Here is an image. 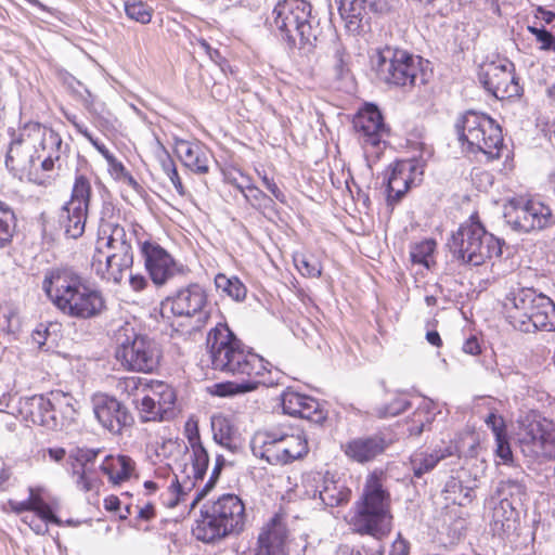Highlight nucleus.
Masks as SVG:
<instances>
[{
    "mask_svg": "<svg viewBox=\"0 0 555 555\" xmlns=\"http://www.w3.org/2000/svg\"><path fill=\"white\" fill-rule=\"evenodd\" d=\"M62 144L59 132L40 122L28 121L10 143L5 167L22 182L51 188L65 170Z\"/></svg>",
    "mask_w": 555,
    "mask_h": 555,
    "instance_id": "f257e3e1",
    "label": "nucleus"
},
{
    "mask_svg": "<svg viewBox=\"0 0 555 555\" xmlns=\"http://www.w3.org/2000/svg\"><path fill=\"white\" fill-rule=\"evenodd\" d=\"M206 345L216 371L259 382L263 387L275 384L271 363L247 347L227 323H218L209 330Z\"/></svg>",
    "mask_w": 555,
    "mask_h": 555,
    "instance_id": "f03ea898",
    "label": "nucleus"
},
{
    "mask_svg": "<svg viewBox=\"0 0 555 555\" xmlns=\"http://www.w3.org/2000/svg\"><path fill=\"white\" fill-rule=\"evenodd\" d=\"M42 289L52 305L64 315L87 321L99 318L106 309L101 289L88 283L78 272L61 267L46 272Z\"/></svg>",
    "mask_w": 555,
    "mask_h": 555,
    "instance_id": "7ed1b4c3",
    "label": "nucleus"
},
{
    "mask_svg": "<svg viewBox=\"0 0 555 555\" xmlns=\"http://www.w3.org/2000/svg\"><path fill=\"white\" fill-rule=\"evenodd\" d=\"M387 481L388 474L383 468H374L365 476L361 493L345 516L353 532L383 540L392 531V498Z\"/></svg>",
    "mask_w": 555,
    "mask_h": 555,
    "instance_id": "20e7f679",
    "label": "nucleus"
},
{
    "mask_svg": "<svg viewBox=\"0 0 555 555\" xmlns=\"http://www.w3.org/2000/svg\"><path fill=\"white\" fill-rule=\"evenodd\" d=\"M247 522L243 500L233 493H224L209 501L199 512L192 535L206 544H217L229 537L244 532Z\"/></svg>",
    "mask_w": 555,
    "mask_h": 555,
    "instance_id": "39448f33",
    "label": "nucleus"
},
{
    "mask_svg": "<svg viewBox=\"0 0 555 555\" xmlns=\"http://www.w3.org/2000/svg\"><path fill=\"white\" fill-rule=\"evenodd\" d=\"M504 244L487 230L478 212H474L450 234L447 248L457 263L480 267L501 258Z\"/></svg>",
    "mask_w": 555,
    "mask_h": 555,
    "instance_id": "423d86ee",
    "label": "nucleus"
},
{
    "mask_svg": "<svg viewBox=\"0 0 555 555\" xmlns=\"http://www.w3.org/2000/svg\"><path fill=\"white\" fill-rule=\"evenodd\" d=\"M373 68L385 83L402 88L425 85L431 75L427 60L389 47L376 52Z\"/></svg>",
    "mask_w": 555,
    "mask_h": 555,
    "instance_id": "0eeeda50",
    "label": "nucleus"
},
{
    "mask_svg": "<svg viewBox=\"0 0 555 555\" xmlns=\"http://www.w3.org/2000/svg\"><path fill=\"white\" fill-rule=\"evenodd\" d=\"M27 499L17 501L9 499L1 506L4 513L23 515V524L37 535L49 533V525H61L57 513L61 508L60 499L51 494L43 485H33L27 488Z\"/></svg>",
    "mask_w": 555,
    "mask_h": 555,
    "instance_id": "6e6552de",
    "label": "nucleus"
},
{
    "mask_svg": "<svg viewBox=\"0 0 555 555\" xmlns=\"http://www.w3.org/2000/svg\"><path fill=\"white\" fill-rule=\"evenodd\" d=\"M459 140L469 153H482L488 162L502 157L505 149L502 128L485 113L467 111L459 120Z\"/></svg>",
    "mask_w": 555,
    "mask_h": 555,
    "instance_id": "1a4fd4ad",
    "label": "nucleus"
},
{
    "mask_svg": "<svg viewBox=\"0 0 555 555\" xmlns=\"http://www.w3.org/2000/svg\"><path fill=\"white\" fill-rule=\"evenodd\" d=\"M312 5L306 0H282L272 10L271 25L291 47L312 46L317 40L312 26Z\"/></svg>",
    "mask_w": 555,
    "mask_h": 555,
    "instance_id": "9d476101",
    "label": "nucleus"
},
{
    "mask_svg": "<svg viewBox=\"0 0 555 555\" xmlns=\"http://www.w3.org/2000/svg\"><path fill=\"white\" fill-rule=\"evenodd\" d=\"M516 442L521 454L537 463L555 461V421L529 412L517 422Z\"/></svg>",
    "mask_w": 555,
    "mask_h": 555,
    "instance_id": "9b49d317",
    "label": "nucleus"
},
{
    "mask_svg": "<svg viewBox=\"0 0 555 555\" xmlns=\"http://www.w3.org/2000/svg\"><path fill=\"white\" fill-rule=\"evenodd\" d=\"M114 358L126 372L153 374L160 367L163 350L153 337L132 330L118 339Z\"/></svg>",
    "mask_w": 555,
    "mask_h": 555,
    "instance_id": "f8f14e48",
    "label": "nucleus"
},
{
    "mask_svg": "<svg viewBox=\"0 0 555 555\" xmlns=\"http://www.w3.org/2000/svg\"><path fill=\"white\" fill-rule=\"evenodd\" d=\"M131 232L144 269L156 287L165 286L175 276L183 273L182 264L141 224L132 223Z\"/></svg>",
    "mask_w": 555,
    "mask_h": 555,
    "instance_id": "ddd939ff",
    "label": "nucleus"
},
{
    "mask_svg": "<svg viewBox=\"0 0 555 555\" xmlns=\"http://www.w3.org/2000/svg\"><path fill=\"white\" fill-rule=\"evenodd\" d=\"M251 449L255 456L270 465H287L305 457L309 452V443L302 430H267L255 436Z\"/></svg>",
    "mask_w": 555,
    "mask_h": 555,
    "instance_id": "4468645a",
    "label": "nucleus"
},
{
    "mask_svg": "<svg viewBox=\"0 0 555 555\" xmlns=\"http://www.w3.org/2000/svg\"><path fill=\"white\" fill-rule=\"evenodd\" d=\"M505 218L511 228L520 233L543 231L555 224L548 204L532 195H516L508 199Z\"/></svg>",
    "mask_w": 555,
    "mask_h": 555,
    "instance_id": "2eb2a0df",
    "label": "nucleus"
},
{
    "mask_svg": "<svg viewBox=\"0 0 555 555\" xmlns=\"http://www.w3.org/2000/svg\"><path fill=\"white\" fill-rule=\"evenodd\" d=\"M132 403L143 424L171 422L179 414L177 389L159 379H150L144 395Z\"/></svg>",
    "mask_w": 555,
    "mask_h": 555,
    "instance_id": "dca6fc26",
    "label": "nucleus"
},
{
    "mask_svg": "<svg viewBox=\"0 0 555 555\" xmlns=\"http://www.w3.org/2000/svg\"><path fill=\"white\" fill-rule=\"evenodd\" d=\"M91 197V179L85 173L77 172L69 198L62 206L59 216L60 223L68 237L78 238L85 233Z\"/></svg>",
    "mask_w": 555,
    "mask_h": 555,
    "instance_id": "f3484780",
    "label": "nucleus"
},
{
    "mask_svg": "<svg viewBox=\"0 0 555 555\" xmlns=\"http://www.w3.org/2000/svg\"><path fill=\"white\" fill-rule=\"evenodd\" d=\"M478 80L490 95L500 101L520 98L524 91L515 65L507 59L483 62L478 69Z\"/></svg>",
    "mask_w": 555,
    "mask_h": 555,
    "instance_id": "a211bd4d",
    "label": "nucleus"
},
{
    "mask_svg": "<svg viewBox=\"0 0 555 555\" xmlns=\"http://www.w3.org/2000/svg\"><path fill=\"white\" fill-rule=\"evenodd\" d=\"M73 397L62 390H52L48 396L36 395L20 402V414L33 425L52 427L56 425V412L72 405Z\"/></svg>",
    "mask_w": 555,
    "mask_h": 555,
    "instance_id": "6ab92c4d",
    "label": "nucleus"
},
{
    "mask_svg": "<svg viewBox=\"0 0 555 555\" xmlns=\"http://www.w3.org/2000/svg\"><path fill=\"white\" fill-rule=\"evenodd\" d=\"M293 541L283 513H275L259 529L256 544L246 555H289Z\"/></svg>",
    "mask_w": 555,
    "mask_h": 555,
    "instance_id": "aec40b11",
    "label": "nucleus"
},
{
    "mask_svg": "<svg viewBox=\"0 0 555 555\" xmlns=\"http://www.w3.org/2000/svg\"><path fill=\"white\" fill-rule=\"evenodd\" d=\"M352 128L361 146L367 152L377 151L390 128L385 122L380 109L373 103H365L352 118Z\"/></svg>",
    "mask_w": 555,
    "mask_h": 555,
    "instance_id": "412c9836",
    "label": "nucleus"
},
{
    "mask_svg": "<svg viewBox=\"0 0 555 555\" xmlns=\"http://www.w3.org/2000/svg\"><path fill=\"white\" fill-rule=\"evenodd\" d=\"M208 294L198 283H191L185 287L178 289L162 301V314L169 312L178 318H193L198 315L206 320L208 313Z\"/></svg>",
    "mask_w": 555,
    "mask_h": 555,
    "instance_id": "4be33fe9",
    "label": "nucleus"
},
{
    "mask_svg": "<svg viewBox=\"0 0 555 555\" xmlns=\"http://www.w3.org/2000/svg\"><path fill=\"white\" fill-rule=\"evenodd\" d=\"M425 162L422 158L396 160L390 166L387 180V204L396 205L413 186L418 185L424 176Z\"/></svg>",
    "mask_w": 555,
    "mask_h": 555,
    "instance_id": "5701e85b",
    "label": "nucleus"
},
{
    "mask_svg": "<svg viewBox=\"0 0 555 555\" xmlns=\"http://www.w3.org/2000/svg\"><path fill=\"white\" fill-rule=\"evenodd\" d=\"M98 455L99 451L77 448L66 459L73 481L76 488L83 493L94 492L98 494L103 486L96 472Z\"/></svg>",
    "mask_w": 555,
    "mask_h": 555,
    "instance_id": "b1692460",
    "label": "nucleus"
},
{
    "mask_svg": "<svg viewBox=\"0 0 555 555\" xmlns=\"http://www.w3.org/2000/svg\"><path fill=\"white\" fill-rule=\"evenodd\" d=\"M541 294L530 287L511 291L503 301V313L506 321L517 331L533 333L531 315Z\"/></svg>",
    "mask_w": 555,
    "mask_h": 555,
    "instance_id": "393cba45",
    "label": "nucleus"
},
{
    "mask_svg": "<svg viewBox=\"0 0 555 555\" xmlns=\"http://www.w3.org/2000/svg\"><path fill=\"white\" fill-rule=\"evenodd\" d=\"M133 261V249L132 246H129L107 253H93L90 267L100 280L119 284L125 272L132 267Z\"/></svg>",
    "mask_w": 555,
    "mask_h": 555,
    "instance_id": "a878e982",
    "label": "nucleus"
},
{
    "mask_svg": "<svg viewBox=\"0 0 555 555\" xmlns=\"http://www.w3.org/2000/svg\"><path fill=\"white\" fill-rule=\"evenodd\" d=\"M92 406L98 422L112 434H121L133 423L129 409L113 396L99 392L92 397Z\"/></svg>",
    "mask_w": 555,
    "mask_h": 555,
    "instance_id": "bb28decb",
    "label": "nucleus"
},
{
    "mask_svg": "<svg viewBox=\"0 0 555 555\" xmlns=\"http://www.w3.org/2000/svg\"><path fill=\"white\" fill-rule=\"evenodd\" d=\"M114 212L115 207L112 204H104L93 253H107L132 246L125 228L112 220Z\"/></svg>",
    "mask_w": 555,
    "mask_h": 555,
    "instance_id": "cd10ccee",
    "label": "nucleus"
},
{
    "mask_svg": "<svg viewBox=\"0 0 555 555\" xmlns=\"http://www.w3.org/2000/svg\"><path fill=\"white\" fill-rule=\"evenodd\" d=\"M284 413L291 416L305 418L314 424H323L327 418V411L315 398L286 389L281 397Z\"/></svg>",
    "mask_w": 555,
    "mask_h": 555,
    "instance_id": "c85d7f7f",
    "label": "nucleus"
},
{
    "mask_svg": "<svg viewBox=\"0 0 555 555\" xmlns=\"http://www.w3.org/2000/svg\"><path fill=\"white\" fill-rule=\"evenodd\" d=\"M390 446L383 434L357 437L341 446L344 454L351 461L365 464L384 454Z\"/></svg>",
    "mask_w": 555,
    "mask_h": 555,
    "instance_id": "c756f323",
    "label": "nucleus"
},
{
    "mask_svg": "<svg viewBox=\"0 0 555 555\" xmlns=\"http://www.w3.org/2000/svg\"><path fill=\"white\" fill-rule=\"evenodd\" d=\"M67 120L105 158L109 166L111 172L115 175L116 178L122 180L127 185H129L135 191H138L141 188L139 182L134 179L130 171L127 170L125 165L114 156V154L105 146V144L95 139L88 130V128L77 120L76 116H67Z\"/></svg>",
    "mask_w": 555,
    "mask_h": 555,
    "instance_id": "7c9ffc66",
    "label": "nucleus"
},
{
    "mask_svg": "<svg viewBox=\"0 0 555 555\" xmlns=\"http://www.w3.org/2000/svg\"><path fill=\"white\" fill-rule=\"evenodd\" d=\"M176 151L182 164L196 175H207L210 169L212 154L198 141L179 140Z\"/></svg>",
    "mask_w": 555,
    "mask_h": 555,
    "instance_id": "2f4dec72",
    "label": "nucleus"
},
{
    "mask_svg": "<svg viewBox=\"0 0 555 555\" xmlns=\"http://www.w3.org/2000/svg\"><path fill=\"white\" fill-rule=\"evenodd\" d=\"M99 467L113 487L121 486L137 475V463L127 454H108Z\"/></svg>",
    "mask_w": 555,
    "mask_h": 555,
    "instance_id": "473e14b6",
    "label": "nucleus"
},
{
    "mask_svg": "<svg viewBox=\"0 0 555 555\" xmlns=\"http://www.w3.org/2000/svg\"><path fill=\"white\" fill-rule=\"evenodd\" d=\"M456 444L451 437L441 440V446L435 448L431 453L421 451L411 456V465L415 477L421 478L424 474L433 470L437 464L456 452Z\"/></svg>",
    "mask_w": 555,
    "mask_h": 555,
    "instance_id": "72a5a7b5",
    "label": "nucleus"
},
{
    "mask_svg": "<svg viewBox=\"0 0 555 555\" xmlns=\"http://www.w3.org/2000/svg\"><path fill=\"white\" fill-rule=\"evenodd\" d=\"M186 438L192 450V473L193 481L190 482L191 487H195L197 481H203L208 464L209 455L207 450L204 448L197 427V423H186L185 427Z\"/></svg>",
    "mask_w": 555,
    "mask_h": 555,
    "instance_id": "f704fd0d",
    "label": "nucleus"
},
{
    "mask_svg": "<svg viewBox=\"0 0 555 555\" xmlns=\"http://www.w3.org/2000/svg\"><path fill=\"white\" fill-rule=\"evenodd\" d=\"M396 0H337L341 17L349 20L361 18L367 11L373 13H388Z\"/></svg>",
    "mask_w": 555,
    "mask_h": 555,
    "instance_id": "c9c22d12",
    "label": "nucleus"
},
{
    "mask_svg": "<svg viewBox=\"0 0 555 555\" xmlns=\"http://www.w3.org/2000/svg\"><path fill=\"white\" fill-rule=\"evenodd\" d=\"M438 413L440 411L435 401L426 397L421 398L406 420L409 434L420 436L423 431L429 430Z\"/></svg>",
    "mask_w": 555,
    "mask_h": 555,
    "instance_id": "e433bc0d",
    "label": "nucleus"
},
{
    "mask_svg": "<svg viewBox=\"0 0 555 555\" xmlns=\"http://www.w3.org/2000/svg\"><path fill=\"white\" fill-rule=\"evenodd\" d=\"M519 525V513L507 500H501L493 508L492 530L500 535H509Z\"/></svg>",
    "mask_w": 555,
    "mask_h": 555,
    "instance_id": "4c0bfd02",
    "label": "nucleus"
},
{
    "mask_svg": "<svg viewBox=\"0 0 555 555\" xmlns=\"http://www.w3.org/2000/svg\"><path fill=\"white\" fill-rule=\"evenodd\" d=\"M319 498L322 503L328 507L347 505L351 499V489L341 480L332 477H323Z\"/></svg>",
    "mask_w": 555,
    "mask_h": 555,
    "instance_id": "58836bf2",
    "label": "nucleus"
},
{
    "mask_svg": "<svg viewBox=\"0 0 555 555\" xmlns=\"http://www.w3.org/2000/svg\"><path fill=\"white\" fill-rule=\"evenodd\" d=\"M530 315L533 333L537 331L551 332L555 330V304L550 297L541 294L534 311Z\"/></svg>",
    "mask_w": 555,
    "mask_h": 555,
    "instance_id": "ea45409f",
    "label": "nucleus"
},
{
    "mask_svg": "<svg viewBox=\"0 0 555 555\" xmlns=\"http://www.w3.org/2000/svg\"><path fill=\"white\" fill-rule=\"evenodd\" d=\"M236 379L237 380L215 383L208 387V392L212 396L224 398L253 392L258 388L263 387V384H260L259 382L247 378Z\"/></svg>",
    "mask_w": 555,
    "mask_h": 555,
    "instance_id": "a19ab883",
    "label": "nucleus"
},
{
    "mask_svg": "<svg viewBox=\"0 0 555 555\" xmlns=\"http://www.w3.org/2000/svg\"><path fill=\"white\" fill-rule=\"evenodd\" d=\"M167 482V489H163L158 498L154 501H156V504L159 503L166 508H175L186 500L188 491L191 490L192 487H188V481H184L182 485L173 473L169 474Z\"/></svg>",
    "mask_w": 555,
    "mask_h": 555,
    "instance_id": "79ce46f5",
    "label": "nucleus"
},
{
    "mask_svg": "<svg viewBox=\"0 0 555 555\" xmlns=\"http://www.w3.org/2000/svg\"><path fill=\"white\" fill-rule=\"evenodd\" d=\"M185 449L179 438H164L155 443L153 454L156 461L165 464L163 468L171 469V464L179 460Z\"/></svg>",
    "mask_w": 555,
    "mask_h": 555,
    "instance_id": "37998d69",
    "label": "nucleus"
},
{
    "mask_svg": "<svg viewBox=\"0 0 555 555\" xmlns=\"http://www.w3.org/2000/svg\"><path fill=\"white\" fill-rule=\"evenodd\" d=\"M17 233V216L14 209L0 201V248L11 246Z\"/></svg>",
    "mask_w": 555,
    "mask_h": 555,
    "instance_id": "c03bdc74",
    "label": "nucleus"
},
{
    "mask_svg": "<svg viewBox=\"0 0 555 555\" xmlns=\"http://www.w3.org/2000/svg\"><path fill=\"white\" fill-rule=\"evenodd\" d=\"M211 430L217 443L229 449L235 447L237 430L228 416L223 414L212 415Z\"/></svg>",
    "mask_w": 555,
    "mask_h": 555,
    "instance_id": "a18cd8bd",
    "label": "nucleus"
},
{
    "mask_svg": "<svg viewBox=\"0 0 555 555\" xmlns=\"http://www.w3.org/2000/svg\"><path fill=\"white\" fill-rule=\"evenodd\" d=\"M437 241L433 237L415 242L410 246V259L413 264L423 266L430 269L436 266L435 254L437 250Z\"/></svg>",
    "mask_w": 555,
    "mask_h": 555,
    "instance_id": "49530a36",
    "label": "nucleus"
},
{
    "mask_svg": "<svg viewBox=\"0 0 555 555\" xmlns=\"http://www.w3.org/2000/svg\"><path fill=\"white\" fill-rule=\"evenodd\" d=\"M216 287L235 301H242L246 298L247 288L237 276H228L224 273H218L215 278Z\"/></svg>",
    "mask_w": 555,
    "mask_h": 555,
    "instance_id": "de8ad7c7",
    "label": "nucleus"
},
{
    "mask_svg": "<svg viewBox=\"0 0 555 555\" xmlns=\"http://www.w3.org/2000/svg\"><path fill=\"white\" fill-rule=\"evenodd\" d=\"M412 404L408 395L404 392H396L376 409V414L380 418L395 417L403 413Z\"/></svg>",
    "mask_w": 555,
    "mask_h": 555,
    "instance_id": "09e8293b",
    "label": "nucleus"
},
{
    "mask_svg": "<svg viewBox=\"0 0 555 555\" xmlns=\"http://www.w3.org/2000/svg\"><path fill=\"white\" fill-rule=\"evenodd\" d=\"M236 189L242 193L246 202H248L257 210H266L273 207L274 202L272 197L267 195L255 184L243 186L235 184Z\"/></svg>",
    "mask_w": 555,
    "mask_h": 555,
    "instance_id": "8fccbe9b",
    "label": "nucleus"
},
{
    "mask_svg": "<svg viewBox=\"0 0 555 555\" xmlns=\"http://www.w3.org/2000/svg\"><path fill=\"white\" fill-rule=\"evenodd\" d=\"M171 473L172 470L169 468L156 469L154 476L143 482L141 494L149 499H157L163 489H167V481L169 479V474Z\"/></svg>",
    "mask_w": 555,
    "mask_h": 555,
    "instance_id": "3c124183",
    "label": "nucleus"
},
{
    "mask_svg": "<svg viewBox=\"0 0 555 555\" xmlns=\"http://www.w3.org/2000/svg\"><path fill=\"white\" fill-rule=\"evenodd\" d=\"M294 263L299 273L309 279L320 278L322 274V264L314 257L306 254H296Z\"/></svg>",
    "mask_w": 555,
    "mask_h": 555,
    "instance_id": "603ef678",
    "label": "nucleus"
},
{
    "mask_svg": "<svg viewBox=\"0 0 555 555\" xmlns=\"http://www.w3.org/2000/svg\"><path fill=\"white\" fill-rule=\"evenodd\" d=\"M125 13L128 18L141 23L149 24L152 21L154 10L143 1H126Z\"/></svg>",
    "mask_w": 555,
    "mask_h": 555,
    "instance_id": "864d4df0",
    "label": "nucleus"
},
{
    "mask_svg": "<svg viewBox=\"0 0 555 555\" xmlns=\"http://www.w3.org/2000/svg\"><path fill=\"white\" fill-rule=\"evenodd\" d=\"M146 384H150V379L139 376H124L118 379L117 389L128 398L135 396L138 392H141L143 396L146 390Z\"/></svg>",
    "mask_w": 555,
    "mask_h": 555,
    "instance_id": "5fc2aeb1",
    "label": "nucleus"
},
{
    "mask_svg": "<svg viewBox=\"0 0 555 555\" xmlns=\"http://www.w3.org/2000/svg\"><path fill=\"white\" fill-rule=\"evenodd\" d=\"M528 31L535 37V41L541 50L555 51V34L552 30L537 26H528ZM555 29V24L552 26Z\"/></svg>",
    "mask_w": 555,
    "mask_h": 555,
    "instance_id": "6e6d98bb",
    "label": "nucleus"
},
{
    "mask_svg": "<svg viewBox=\"0 0 555 555\" xmlns=\"http://www.w3.org/2000/svg\"><path fill=\"white\" fill-rule=\"evenodd\" d=\"M17 314L10 307L0 306V331L3 333H13L16 330Z\"/></svg>",
    "mask_w": 555,
    "mask_h": 555,
    "instance_id": "4d7b16f0",
    "label": "nucleus"
},
{
    "mask_svg": "<svg viewBox=\"0 0 555 555\" xmlns=\"http://www.w3.org/2000/svg\"><path fill=\"white\" fill-rule=\"evenodd\" d=\"M222 468L223 467H221V463H215V466L212 468V472L210 474L208 481L197 492L196 496L194 498V500L192 502V507H194L205 495H207L208 492H210L215 488L216 482L220 476Z\"/></svg>",
    "mask_w": 555,
    "mask_h": 555,
    "instance_id": "13d9d810",
    "label": "nucleus"
},
{
    "mask_svg": "<svg viewBox=\"0 0 555 555\" xmlns=\"http://www.w3.org/2000/svg\"><path fill=\"white\" fill-rule=\"evenodd\" d=\"M485 423L492 430L494 438L507 434L505 421L503 416L496 412H490L485 418Z\"/></svg>",
    "mask_w": 555,
    "mask_h": 555,
    "instance_id": "bf43d9fd",
    "label": "nucleus"
},
{
    "mask_svg": "<svg viewBox=\"0 0 555 555\" xmlns=\"http://www.w3.org/2000/svg\"><path fill=\"white\" fill-rule=\"evenodd\" d=\"M495 454L503 460L504 463L513 462V452L508 441V435L495 438Z\"/></svg>",
    "mask_w": 555,
    "mask_h": 555,
    "instance_id": "052dcab7",
    "label": "nucleus"
},
{
    "mask_svg": "<svg viewBox=\"0 0 555 555\" xmlns=\"http://www.w3.org/2000/svg\"><path fill=\"white\" fill-rule=\"evenodd\" d=\"M196 42L214 63L221 65L225 61L221 52L212 48L204 38H198Z\"/></svg>",
    "mask_w": 555,
    "mask_h": 555,
    "instance_id": "680f3d73",
    "label": "nucleus"
},
{
    "mask_svg": "<svg viewBox=\"0 0 555 555\" xmlns=\"http://www.w3.org/2000/svg\"><path fill=\"white\" fill-rule=\"evenodd\" d=\"M410 542L401 533H398L391 544L390 555H410Z\"/></svg>",
    "mask_w": 555,
    "mask_h": 555,
    "instance_id": "e2e57ef3",
    "label": "nucleus"
},
{
    "mask_svg": "<svg viewBox=\"0 0 555 555\" xmlns=\"http://www.w3.org/2000/svg\"><path fill=\"white\" fill-rule=\"evenodd\" d=\"M156 517V501L147 500L138 512L137 518L144 521H150Z\"/></svg>",
    "mask_w": 555,
    "mask_h": 555,
    "instance_id": "0e129e2a",
    "label": "nucleus"
},
{
    "mask_svg": "<svg viewBox=\"0 0 555 555\" xmlns=\"http://www.w3.org/2000/svg\"><path fill=\"white\" fill-rule=\"evenodd\" d=\"M262 184L267 188V190L272 194V196L281 202L285 203V194L283 191L279 188L278 183L275 182L274 178L268 177L262 181Z\"/></svg>",
    "mask_w": 555,
    "mask_h": 555,
    "instance_id": "69168bd1",
    "label": "nucleus"
},
{
    "mask_svg": "<svg viewBox=\"0 0 555 555\" xmlns=\"http://www.w3.org/2000/svg\"><path fill=\"white\" fill-rule=\"evenodd\" d=\"M462 349L465 353L470 356H478L481 353V345L475 335H472L464 341Z\"/></svg>",
    "mask_w": 555,
    "mask_h": 555,
    "instance_id": "338daca9",
    "label": "nucleus"
},
{
    "mask_svg": "<svg viewBox=\"0 0 555 555\" xmlns=\"http://www.w3.org/2000/svg\"><path fill=\"white\" fill-rule=\"evenodd\" d=\"M129 285L133 292L138 293L144 291L147 287L149 282L143 274L137 273L130 275Z\"/></svg>",
    "mask_w": 555,
    "mask_h": 555,
    "instance_id": "774afa93",
    "label": "nucleus"
}]
</instances>
